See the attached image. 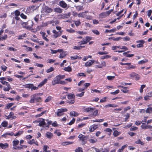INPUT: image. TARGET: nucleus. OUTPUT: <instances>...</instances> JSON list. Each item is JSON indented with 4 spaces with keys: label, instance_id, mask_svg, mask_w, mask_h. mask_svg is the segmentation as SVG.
<instances>
[{
    "label": "nucleus",
    "instance_id": "nucleus-1",
    "mask_svg": "<svg viewBox=\"0 0 152 152\" xmlns=\"http://www.w3.org/2000/svg\"><path fill=\"white\" fill-rule=\"evenodd\" d=\"M42 94L38 93L34 94L31 96V99L29 101L30 103H34L35 102H40L42 101L40 97H38V96L42 95Z\"/></svg>",
    "mask_w": 152,
    "mask_h": 152
},
{
    "label": "nucleus",
    "instance_id": "nucleus-2",
    "mask_svg": "<svg viewBox=\"0 0 152 152\" xmlns=\"http://www.w3.org/2000/svg\"><path fill=\"white\" fill-rule=\"evenodd\" d=\"M67 97L68 100L67 102L69 104H73L75 102V95L74 94H69L67 95Z\"/></svg>",
    "mask_w": 152,
    "mask_h": 152
},
{
    "label": "nucleus",
    "instance_id": "nucleus-3",
    "mask_svg": "<svg viewBox=\"0 0 152 152\" xmlns=\"http://www.w3.org/2000/svg\"><path fill=\"white\" fill-rule=\"evenodd\" d=\"M67 111L66 108H61L58 110L57 112V115L58 116H60L64 114L63 112Z\"/></svg>",
    "mask_w": 152,
    "mask_h": 152
},
{
    "label": "nucleus",
    "instance_id": "nucleus-4",
    "mask_svg": "<svg viewBox=\"0 0 152 152\" xmlns=\"http://www.w3.org/2000/svg\"><path fill=\"white\" fill-rule=\"evenodd\" d=\"M25 88H31V91L37 90L38 89V88L37 87L34 86L33 84H27L25 85Z\"/></svg>",
    "mask_w": 152,
    "mask_h": 152
},
{
    "label": "nucleus",
    "instance_id": "nucleus-5",
    "mask_svg": "<svg viewBox=\"0 0 152 152\" xmlns=\"http://www.w3.org/2000/svg\"><path fill=\"white\" fill-rule=\"evenodd\" d=\"M142 124L141 125V127L142 129H151L152 127V126L150 125H148L147 124H145L144 123H142Z\"/></svg>",
    "mask_w": 152,
    "mask_h": 152
},
{
    "label": "nucleus",
    "instance_id": "nucleus-6",
    "mask_svg": "<svg viewBox=\"0 0 152 152\" xmlns=\"http://www.w3.org/2000/svg\"><path fill=\"white\" fill-rule=\"evenodd\" d=\"M130 75L131 77L134 78L136 80H139L140 78V76L135 73H132Z\"/></svg>",
    "mask_w": 152,
    "mask_h": 152
},
{
    "label": "nucleus",
    "instance_id": "nucleus-7",
    "mask_svg": "<svg viewBox=\"0 0 152 152\" xmlns=\"http://www.w3.org/2000/svg\"><path fill=\"white\" fill-rule=\"evenodd\" d=\"M35 122H39V125L40 126H43L44 125H47L45 121V119L42 118H40L39 121H35Z\"/></svg>",
    "mask_w": 152,
    "mask_h": 152
},
{
    "label": "nucleus",
    "instance_id": "nucleus-8",
    "mask_svg": "<svg viewBox=\"0 0 152 152\" xmlns=\"http://www.w3.org/2000/svg\"><path fill=\"white\" fill-rule=\"evenodd\" d=\"M53 9L48 7H45L43 9L42 11L47 13H50L52 12Z\"/></svg>",
    "mask_w": 152,
    "mask_h": 152
},
{
    "label": "nucleus",
    "instance_id": "nucleus-9",
    "mask_svg": "<svg viewBox=\"0 0 152 152\" xmlns=\"http://www.w3.org/2000/svg\"><path fill=\"white\" fill-rule=\"evenodd\" d=\"M98 127V126L97 125L94 124L90 126L89 128V131L91 132H93Z\"/></svg>",
    "mask_w": 152,
    "mask_h": 152
},
{
    "label": "nucleus",
    "instance_id": "nucleus-10",
    "mask_svg": "<svg viewBox=\"0 0 152 152\" xmlns=\"http://www.w3.org/2000/svg\"><path fill=\"white\" fill-rule=\"evenodd\" d=\"M95 61L93 60H90L86 62L85 64V66L86 67L90 66L94 63Z\"/></svg>",
    "mask_w": 152,
    "mask_h": 152
},
{
    "label": "nucleus",
    "instance_id": "nucleus-11",
    "mask_svg": "<svg viewBox=\"0 0 152 152\" xmlns=\"http://www.w3.org/2000/svg\"><path fill=\"white\" fill-rule=\"evenodd\" d=\"M57 76L54 79L52 82L53 85H54L56 84H59L60 80Z\"/></svg>",
    "mask_w": 152,
    "mask_h": 152
},
{
    "label": "nucleus",
    "instance_id": "nucleus-12",
    "mask_svg": "<svg viewBox=\"0 0 152 152\" xmlns=\"http://www.w3.org/2000/svg\"><path fill=\"white\" fill-rule=\"evenodd\" d=\"M38 8V7L34 5H32L29 7L28 8V10H29L30 12H33L34 10H37Z\"/></svg>",
    "mask_w": 152,
    "mask_h": 152
},
{
    "label": "nucleus",
    "instance_id": "nucleus-13",
    "mask_svg": "<svg viewBox=\"0 0 152 152\" xmlns=\"http://www.w3.org/2000/svg\"><path fill=\"white\" fill-rule=\"evenodd\" d=\"M94 110L95 108L93 107H88L84 109V111L87 113H91Z\"/></svg>",
    "mask_w": 152,
    "mask_h": 152
},
{
    "label": "nucleus",
    "instance_id": "nucleus-14",
    "mask_svg": "<svg viewBox=\"0 0 152 152\" xmlns=\"http://www.w3.org/2000/svg\"><path fill=\"white\" fill-rule=\"evenodd\" d=\"M144 41L143 40H138L136 42L138 43L140 42V43L137 45V47L141 48L143 47V44L144 43Z\"/></svg>",
    "mask_w": 152,
    "mask_h": 152
},
{
    "label": "nucleus",
    "instance_id": "nucleus-15",
    "mask_svg": "<svg viewBox=\"0 0 152 152\" xmlns=\"http://www.w3.org/2000/svg\"><path fill=\"white\" fill-rule=\"evenodd\" d=\"M21 24L23 28H26L27 29H30L31 28L32 25L31 24V26H26V22H23L21 23Z\"/></svg>",
    "mask_w": 152,
    "mask_h": 152
},
{
    "label": "nucleus",
    "instance_id": "nucleus-16",
    "mask_svg": "<svg viewBox=\"0 0 152 152\" xmlns=\"http://www.w3.org/2000/svg\"><path fill=\"white\" fill-rule=\"evenodd\" d=\"M78 138H79L80 141H82L83 142H84L85 140L86 139V137L84 135H82L81 134H80L78 137ZM84 144L85 143L84 142Z\"/></svg>",
    "mask_w": 152,
    "mask_h": 152
},
{
    "label": "nucleus",
    "instance_id": "nucleus-17",
    "mask_svg": "<svg viewBox=\"0 0 152 152\" xmlns=\"http://www.w3.org/2000/svg\"><path fill=\"white\" fill-rule=\"evenodd\" d=\"M60 6L63 8H65L67 7V4L64 1H62L59 2Z\"/></svg>",
    "mask_w": 152,
    "mask_h": 152
},
{
    "label": "nucleus",
    "instance_id": "nucleus-18",
    "mask_svg": "<svg viewBox=\"0 0 152 152\" xmlns=\"http://www.w3.org/2000/svg\"><path fill=\"white\" fill-rule=\"evenodd\" d=\"M9 146V145L7 143L3 144L2 143H0V147L2 149H4L7 148Z\"/></svg>",
    "mask_w": 152,
    "mask_h": 152
},
{
    "label": "nucleus",
    "instance_id": "nucleus-19",
    "mask_svg": "<svg viewBox=\"0 0 152 152\" xmlns=\"http://www.w3.org/2000/svg\"><path fill=\"white\" fill-rule=\"evenodd\" d=\"M40 34H42L43 39L44 40L47 42H48L49 41V39L46 38L47 35H46V33H45L40 32Z\"/></svg>",
    "mask_w": 152,
    "mask_h": 152
},
{
    "label": "nucleus",
    "instance_id": "nucleus-20",
    "mask_svg": "<svg viewBox=\"0 0 152 152\" xmlns=\"http://www.w3.org/2000/svg\"><path fill=\"white\" fill-rule=\"evenodd\" d=\"M54 11L59 13H61L62 12V10L59 7H57L54 9Z\"/></svg>",
    "mask_w": 152,
    "mask_h": 152
},
{
    "label": "nucleus",
    "instance_id": "nucleus-21",
    "mask_svg": "<svg viewBox=\"0 0 152 152\" xmlns=\"http://www.w3.org/2000/svg\"><path fill=\"white\" fill-rule=\"evenodd\" d=\"M53 33L54 34L53 36L55 38H57L58 37L60 36L58 32H57L56 30H53Z\"/></svg>",
    "mask_w": 152,
    "mask_h": 152
},
{
    "label": "nucleus",
    "instance_id": "nucleus-22",
    "mask_svg": "<svg viewBox=\"0 0 152 152\" xmlns=\"http://www.w3.org/2000/svg\"><path fill=\"white\" fill-rule=\"evenodd\" d=\"M46 136L49 139H51L53 136V134L50 132H47L46 134Z\"/></svg>",
    "mask_w": 152,
    "mask_h": 152
},
{
    "label": "nucleus",
    "instance_id": "nucleus-23",
    "mask_svg": "<svg viewBox=\"0 0 152 152\" xmlns=\"http://www.w3.org/2000/svg\"><path fill=\"white\" fill-rule=\"evenodd\" d=\"M70 114L71 115L73 116L74 117L77 116L78 115V113L74 111H71Z\"/></svg>",
    "mask_w": 152,
    "mask_h": 152
},
{
    "label": "nucleus",
    "instance_id": "nucleus-24",
    "mask_svg": "<svg viewBox=\"0 0 152 152\" xmlns=\"http://www.w3.org/2000/svg\"><path fill=\"white\" fill-rule=\"evenodd\" d=\"M135 143L137 144H140L142 145H144V142L141 141L140 139L137 140L136 141Z\"/></svg>",
    "mask_w": 152,
    "mask_h": 152
},
{
    "label": "nucleus",
    "instance_id": "nucleus-25",
    "mask_svg": "<svg viewBox=\"0 0 152 152\" xmlns=\"http://www.w3.org/2000/svg\"><path fill=\"white\" fill-rule=\"evenodd\" d=\"M146 113H152V107H149L147 108L145 110Z\"/></svg>",
    "mask_w": 152,
    "mask_h": 152
},
{
    "label": "nucleus",
    "instance_id": "nucleus-26",
    "mask_svg": "<svg viewBox=\"0 0 152 152\" xmlns=\"http://www.w3.org/2000/svg\"><path fill=\"white\" fill-rule=\"evenodd\" d=\"M19 142V141L17 140H14L13 141V146H15L18 145Z\"/></svg>",
    "mask_w": 152,
    "mask_h": 152
},
{
    "label": "nucleus",
    "instance_id": "nucleus-27",
    "mask_svg": "<svg viewBox=\"0 0 152 152\" xmlns=\"http://www.w3.org/2000/svg\"><path fill=\"white\" fill-rule=\"evenodd\" d=\"M26 37V34H24L22 35H20L18 36V40L21 39H23V37Z\"/></svg>",
    "mask_w": 152,
    "mask_h": 152
},
{
    "label": "nucleus",
    "instance_id": "nucleus-28",
    "mask_svg": "<svg viewBox=\"0 0 152 152\" xmlns=\"http://www.w3.org/2000/svg\"><path fill=\"white\" fill-rule=\"evenodd\" d=\"M127 146V145H126L123 146L120 149H119L117 152H122L124 149Z\"/></svg>",
    "mask_w": 152,
    "mask_h": 152
},
{
    "label": "nucleus",
    "instance_id": "nucleus-29",
    "mask_svg": "<svg viewBox=\"0 0 152 152\" xmlns=\"http://www.w3.org/2000/svg\"><path fill=\"white\" fill-rule=\"evenodd\" d=\"M88 141L91 143H94L96 142L97 140L96 139H90L88 140Z\"/></svg>",
    "mask_w": 152,
    "mask_h": 152
},
{
    "label": "nucleus",
    "instance_id": "nucleus-30",
    "mask_svg": "<svg viewBox=\"0 0 152 152\" xmlns=\"http://www.w3.org/2000/svg\"><path fill=\"white\" fill-rule=\"evenodd\" d=\"M64 70L65 71L70 72L72 71V68L71 67L68 66L67 67H65L64 69Z\"/></svg>",
    "mask_w": 152,
    "mask_h": 152
},
{
    "label": "nucleus",
    "instance_id": "nucleus-31",
    "mask_svg": "<svg viewBox=\"0 0 152 152\" xmlns=\"http://www.w3.org/2000/svg\"><path fill=\"white\" fill-rule=\"evenodd\" d=\"M148 60L147 59H145L144 60H142L138 62V64H144L145 63L147 62H148Z\"/></svg>",
    "mask_w": 152,
    "mask_h": 152
},
{
    "label": "nucleus",
    "instance_id": "nucleus-32",
    "mask_svg": "<svg viewBox=\"0 0 152 152\" xmlns=\"http://www.w3.org/2000/svg\"><path fill=\"white\" fill-rule=\"evenodd\" d=\"M66 54L64 52H63L61 53L59 56V58H63L66 56Z\"/></svg>",
    "mask_w": 152,
    "mask_h": 152
},
{
    "label": "nucleus",
    "instance_id": "nucleus-33",
    "mask_svg": "<svg viewBox=\"0 0 152 152\" xmlns=\"http://www.w3.org/2000/svg\"><path fill=\"white\" fill-rule=\"evenodd\" d=\"M99 16L101 18L107 16L106 12L102 13L100 14Z\"/></svg>",
    "mask_w": 152,
    "mask_h": 152
},
{
    "label": "nucleus",
    "instance_id": "nucleus-34",
    "mask_svg": "<svg viewBox=\"0 0 152 152\" xmlns=\"http://www.w3.org/2000/svg\"><path fill=\"white\" fill-rule=\"evenodd\" d=\"M8 123L6 121H4L1 123V125L4 127H6L7 126Z\"/></svg>",
    "mask_w": 152,
    "mask_h": 152
},
{
    "label": "nucleus",
    "instance_id": "nucleus-35",
    "mask_svg": "<svg viewBox=\"0 0 152 152\" xmlns=\"http://www.w3.org/2000/svg\"><path fill=\"white\" fill-rule=\"evenodd\" d=\"M46 111H44L43 112H42L41 113L36 115L35 117L37 118L40 117L43 114L45 113H46Z\"/></svg>",
    "mask_w": 152,
    "mask_h": 152
},
{
    "label": "nucleus",
    "instance_id": "nucleus-36",
    "mask_svg": "<svg viewBox=\"0 0 152 152\" xmlns=\"http://www.w3.org/2000/svg\"><path fill=\"white\" fill-rule=\"evenodd\" d=\"M23 131H19L16 134L14 135V136H20L21 134L23 133Z\"/></svg>",
    "mask_w": 152,
    "mask_h": 152
},
{
    "label": "nucleus",
    "instance_id": "nucleus-37",
    "mask_svg": "<svg viewBox=\"0 0 152 152\" xmlns=\"http://www.w3.org/2000/svg\"><path fill=\"white\" fill-rule=\"evenodd\" d=\"M120 134V133L119 132H118L117 131H114L113 132V135L115 137H117Z\"/></svg>",
    "mask_w": 152,
    "mask_h": 152
},
{
    "label": "nucleus",
    "instance_id": "nucleus-38",
    "mask_svg": "<svg viewBox=\"0 0 152 152\" xmlns=\"http://www.w3.org/2000/svg\"><path fill=\"white\" fill-rule=\"evenodd\" d=\"M116 31L115 28L113 29L110 30H108L107 29L106 30L105 32L106 33L111 32H114Z\"/></svg>",
    "mask_w": 152,
    "mask_h": 152
},
{
    "label": "nucleus",
    "instance_id": "nucleus-39",
    "mask_svg": "<svg viewBox=\"0 0 152 152\" xmlns=\"http://www.w3.org/2000/svg\"><path fill=\"white\" fill-rule=\"evenodd\" d=\"M82 149V148L78 147L75 150V151L76 152H83Z\"/></svg>",
    "mask_w": 152,
    "mask_h": 152
},
{
    "label": "nucleus",
    "instance_id": "nucleus-40",
    "mask_svg": "<svg viewBox=\"0 0 152 152\" xmlns=\"http://www.w3.org/2000/svg\"><path fill=\"white\" fill-rule=\"evenodd\" d=\"M145 85H142L141 86L140 89V93H142L143 91V89L145 88Z\"/></svg>",
    "mask_w": 152,
    "mask_h": 152
},
{
    "label": "nucleus",
    "instance_id": "nucleus-41",
    "mask_svg": "<svg viewBox=\"0 0 152 152\" xmlns=\"http://www.w3.org/2000/svg\"><path fill=\"white\" fill-rule=\"evenodd\" d=\"M39 18V15H36L34 18V20L36 22H38Z\"/></svg>",
    "mask_w": 152,
    "mask_h": 152
},
{
    "label": "nucleus",
    "instance_id": "nucleus-42",
    "mask_svg": "<svg viewBox=\"0 0 152 152\" xmlns=\"http://www.w3.org/2000/svg\"><path fill=\"white\" fill-rule=\"evenodd\" d=\"M115 76H107V78L109 80H112L115 78Z\"/></svg>",
    "mask_w": 152,
    "mask_h": 152
},
{
    "label": "nucleus",
    "instance_id": "nucleus-43",
    "mask_svg": "<svg viewBox=\"0 0 152 152\" xmlns=\"http://www.w3.org/2000/svg\"><path fill=\"white\" fill-rule=\"evenodd\" d=\"M104 121L103 119H100L98 120H93L94 122H101L103 121Z\"/></svg>",
    "mask_w": 152,
    "mask_h": 152
},
{
    "label": "nucleus",
    "instance_id": "nucleus-44",
    "mask_svg": "<svg viewBox=\"0 0 152 152\" xmlns=\"http://www.w3.org/2000/svg\"><path fill=\"white\" fill-rule=\"evenodd\" d=\"M57 77H58V78L59 79V80H60V79L64 78L65 77V75H59L57 76Z\"/></svg>",
    "mask_w": 152,
    "mask_h": 152
},
{
    "label": "nucleus",
    "instance_id": "nucleus-45",
    "mask_svg": "<svg viewBox=\"0 0 152 152\" xmlns=\"http://www.w3.org/2000/svg\"><path fill=\"white\" fill-rule=\"evenodd\" d=\"M93 115L94 116H97L98 115V110H96L95 111H94L93 113Z\"/></svg>",
    "mask_w": 152,
    "mask_h": 152
},
{
    "label": "nucleus",
    "instance_id": "nucleus-46",
    "mask_svg": "<svg viewBox=\"0 0 152 152\" xmlns=\"http://www.w3.org/2000/svg\"><path fill=\"white\" fill-rule=\"evenodd\" d=\"M53 67H50L49 69L46 70V72L47 73H49L53 71Z\"/></svg>",
    "mask_w": 152,
    "mask_h": 152
},
{
    "label": "nucleus",
    "instance_id": "nucleus-47",
    "mask_svg": "<svg viewBox=\"0 0 152 152\" xmlns=\"http://www.w3.org/2000/svg\"><path fill=\"white\" fill-rule=\"evenodd\" d=\"M92 39L91 37L87 36L86 37V39H84L87 42H89L90 40H91Z\"/></svg>",
    "mask_w": 152,
    "mask_h": 152
},
{
    "label": "nucleus",
    "instance_id": "nucleus-48",
    "mask_svg": "<svg viewBox=\"0 0 152 152\" xmlns=\"http://www.w3.org/2000/svg\"><path fill=\"white\" fill-rule=\"evenodd\" d=\"M84 92H81V93H80V94H77L76 95V96H79L80 97H81L84 95Z\"/></svg>",
    "mask_w": 152,
    "mask_h": 152
},
{
    "label": "nucleus",
    "instance_id": "nucleus-49",
    "mask_svg": "<svg viewBox=\"0 0 152 152\" xmlns=\"http://www.w3.org/2000/svg\"><path fill=\"white\" fill-rule=\"evenodd\" d=\"M92 32L94 34L97 35H98L99 34V32L96 30H92Z\"/></svg>",
    "mask_w": 152,
    "mask_h": 152
},
{
    "label": "nucleus",
    "instance_id": "nucleus-50",
    "mask_svg": "<svg viewBox=\"0 0 152 152\" xmlns=\"http://www.w3.org/2000/svg\"><path fill=\"white\" fill-rule=\"evenodd\" d=\"M14 13L16 16H18L20 15V12L18 10H16L15 11Z\"/></svg>",
    "mask_w": 152,
    "mask_h": 152
},
{
    "label": "nucleus",
    "instance_id": "nucleus-51",
    "mask_svg": "<svg viewBox=\"0 0 152 152\" xmlns=\"http://www.w3.org/2000/svg\"><path fill=\"white\" fill-rule=\"evenodd\" d=\"M87 42L85 40V39H83V41H81L79 42V45H81L83 44H87Z\"/></svg>",
    "mask_w": 152,
    "mask_h": 152
},
{
    "label": "nucleus",
    "instance_id": "nucleus-52",
    "mask_svg": "<svg viewBox=\"0 0 152 152\" xmlns=\"http://www.w3.org/2000/svg\"><path fill=\"white\" fill-rule=\"evenodd\" d=\"M7 49L10 51H17V50L16 49L12 47H8Z\"/></svg>",
    "mask_w": 152,
    "mask_h": 152
},
{
    "label": "nucleus",
    "instance_id": "nucleus-53",
    "mask_svg": "<svg viewBox=\"0 0 152 152\" xmlns=\"http://www.w3.org/2000/svg\"><path fill=\"white\" fill-rule=\"evenodd\" d=\"M75 23L76 26H79L80 24V22L79 20L75 21Z\"/></svg>",
    "mask_w": 152,
    "mask_h": 152
},
{
    "label": "nucleus",
    "instance_id": "nucleus-54",
    "mask_svg": "<svg viewBox=\"0 0 152 152\" xmlns=\"http://www.w3.org/2000/svg\"><path fill=\"white\" fill-rule=\"evenodd\" d=\"M78 57H79V56H78L77 55H75L73 56H71L70 58L71 60H74L77 59V58H78Z\"/></svg>",
    "mask_w": 152,
    "mask_h": 152
},
{
    "label": "nucleus",
    "instance_id": "nucleus-55",
    "mask_svg": "<svg viewBox=\"0 0 152 152\" xmlns=\"http://www.w3.org/2000/svg\"><path fill=\"white\" fill-rule=\"evenodd\" d=\"M119 90H117L113 92H111L110 94H111L115 95L119 93Z\"/></svg>",
    "mask_w": 152,
    "mask_h": 152
},
{
    "label": "nucleus",
    "instance_id": "nucleus-56",
    "mask_svg": "<svg viewBox=\"0 0 152 152\" xmlns=\"http://www.w3.org/2000/svg\"><path fill=\"white\" fill-rule=\"evenodd\" d=\"M52 97L51 96H48L47 98L45 100V102H49L52 99Z\"/></svg>",
    "mask_w": 152,
    "mask_h": 152
},
{
    "label": "nucleus",
    "instance_id": "nucleus-57",
    "mask_svg": "<svg viewBox=\"0 0 152 152\" xmlns=\"http://www.w3.org/2000/svg\"><path fill=\"white\" fill-rule=\"evenodd\" d=\"M77 76H83V77H86V75H85L84 73H78Z\"/></svg>",
    "mask_w": 152,
    "mask_h": 152
},
{
    "label": "nucleus",
    "instance_id": "nucleus-58",
    "mask_svg": "<svg viewBox=\"0 0 152 152\" xmlns=\"http://www.w3.org/2000/svg\"><path fill=\"white\" fill-rule=\"evenodd\" d=\"M121 91L125 93H128L129 92V90L126 89V88L122 89Z\"/></svg>",
    "mask_w": 152,
    "mask_h": 152
},
{
    "label": "nucleus",
    "instance_id": "nucleus-59",
    "mask_svg": "<svg viewBox=\"0 0 152 152\" xmlns=\"http://www.w3.org/2000/svg\"><path fill=\"white\" fill-rule=\"evenodd\" d=\"M28 143L31 145L33 143H35V140L34 139H32L31 140H30V141H28Z\"/></svg>",
    "mask_w": 152,
    "mask_h": 152
},
{
    "label": "nucleus",
    "instance_id": "nucleus-60",
    "mask_svg": "<svg viewBox=\"0 0 152 152\" xmlns=\"http://www.w3.org/2000/svg\"><path fill=\"white\" fill-rule=\"evenodd\" d=\"M77 33L80 35L86 34V33L85 32L80 31H78Z\"/></svg>",
    "mask_w": 152,
    "mask_h": 152
},
{
    "label": "nucleus",
    "instance_id": "nucleus-61",
    "mask_svg": "<svg viewBox=\"0 0 152 152\" xmlns=\"http://www.w3.org/2000/svg\"><path fill=\"white\" fill-rule=\"evenodd\" d=\"M20 16L23 19H26L27 18V16L25 15L23 13H21Z\"/></svg>",
    "mask_w": 152,
    "mask_h": 152
},
{
    "label": "nucleus",
    "instance_id": "nucleus-62",
    "mask_svg": "<svg viewBox=\"0 0 152 152\" xmlns=\"http://www.w3.org/2000/svg\"><path fill=\"white\" fill-rule=\"evenodd\" d=\"M75 121V119L74 118H73L72 120L68 124L69 125H71L74 123Z\"/></svg>",
    "mask_w": 152,
    "mask_h": 152
},
{
    "label": "nucleus",
    "instance_id": "nucleus-63",
    "mask_svg": "<svg viewBox=\"0 0 152 152\" xmlns=\"http://www.w3.org/2000/svg\"><path fill=\"white\" fill-rule=\"evenodd\" d=\"M135 68V67L133 65H130L128 68L127 69H134Z\"/></svg>",
    "mask_w": 152,
    "mask_h": 152
},
{
    "label": "nucleus",
    "instance_id": "nucleus-64",
    "mask_svg": "<svg viewBox=\"0 0 152 152\" xmlns=\"http://www.w3.org/2000/svg\"><path fill=\"white\" fill-rule=\"evenodd\" d=\"M137 129V128L135 126H132V127L130 128V130L131 131H133L135 130H136Z\"/></svg>",
    "mask_w": 152,
    "mask_h": 152
}]
</instances>
